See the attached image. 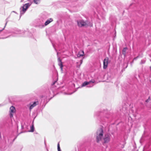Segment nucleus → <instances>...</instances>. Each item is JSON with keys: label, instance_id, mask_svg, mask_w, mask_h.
<instances>
[{"label": "nucleus", "instance_id": "4", "mask_svg": "<svg viewBox=\"0 0 151 151\" xmlns=\"http://www.w3.org/2000/svg\"><path fill=\"white\" fill-rule=\"evenodd\" d=\"M9 112L10 117L11 118L12 117L14 114L16 112V109L15 107L12 106H11L10 108Z\"/></svg>", "mask_w": 151, "mask_h": 151}, {"label": "nucleus", "instance_id": "11", "mask_svg": "<svg viewBox=\"0 0 151 151\" xmlns=\"http://www.w3.org/2000/svg\"><path fill=\"white\" fill-rule=\"evenodd\" d=\"M58 65L60 66L61 71H63V65L62 62H59Z\"/></svg>", "mask_w": 151, "mask_h": 151}, {"label": "nucleus", "instance_id": "17", "mask_svg": "<svg viewBox=\"0 0 151 151\" xmlns=\"http://www.w3.org/2000/svg\"><path fill=\"white\" fill-rule=\"evenodd\" d=\"M151 100V99L150 98V97H149L145 101V102L147 103H148V102H149Z\"/></svg>", "mask_w": 151, "mask_h": 151}, {"label": "nucleus", "instance_id": "1", "mask_svg": "<svg viewBox=\"0 0 151 151\" xmlns=\"http://www.w3.org/2000/svg\"><path fill=\"white\" fill-rule=\"evenodd\" d=\"M103 136V131L101 128L99 129L96 134V139L97 141L98 142L101 141L102 139Z\"/></svg>", "mask_w": 151, "mask_h": 151}, {"label": "nucleus", "instance_id": "3", "mask_svg": "<svg viewBox=\"0 0 151 151\" xmlns=\"http://www.w3.org/2000/svg\"><path fill=\"white\" fill-rule=\"evenodd\" d=\"M78 26L79 27L87 26L88 25V22L84 21L83 20H79L77 21Z\"/></svg>", "mask_w": 151, "mask_h": 151}, {"label": "nucleus", "instance_id": "21", "mask_svg": "<svg viewBox=\"0 0 151 151\" xmlns=\"http://www.w3.org/2000/svg\"><path fill=\"white\" fill-rule=\"evenodd\" d=\"M1 31H0V32H1Z\"/></svg>", "mask_w": 151, "mask_h": 151}, {"label": "nucleus", "instance_id": "15", "mask_svg": "<svg viewBox=\"0 0 151 151\" xmlns=\"http://www.w3.org/2000/svg\"><path fill=\"white\" fill-rule=\"evenodd\" d=\"M80 61H81V63H80V64L79 65H77L76 66L78 68H80V65H81L82 64V63L83 60H81Z\"/></svg>", "mask_w": 151, "mask_h": 151}, {"label": "nucleus", "instance_id": "20", "mask_svg": "<svg viewBox=\"0 0 151 151\" xmlns=\"http://www.w3.org/2000/svg\"><path fill=\"white\" fill-rule=\"evenodd\" d=\"M21 2H23V0H21Z\"/></svg>", "mask_w": 151, "mask_h": 151}, {"label": "nucleus", "instance_id": "9", "mask_svg": "<svg viewBox=\"0 0 151 151\" xmlns=\"http://www.w3.org/2000/svg\"><path fill=\"white\" fill-rule=\"evenodd\" d=\"M53 21V19L52 18L49 19H47L45 22V26L47 25L50 23L52 22Z\"/></svg>", "mask_w": 151, "mask_h": 151}, {"label": "nucleus", "instance_id": "14", "mask_svg": "<svg viewBox=\"0 0 151 151\" xmlns=\"http://www.w3.org/2000/svg\"><path fill=\"white\" fill-rule=\"evenodd\" d=\"M34 131V127L33 126V125H32V126L31 127V130L30 132H33Z\"/></svg>", "mask_w": 151, "mask_h": 151}, {"label": "nucleus", "instance_id": "19", "mask_svg": "<svg viewBox=\"0 0 151 151\" xmlns=\"http://www.w3.org/2000/svg\"><path fill=\"white\" fill-rule=\"evenodd\" d=\"M150 70H151V66H150Z\"/></svg>", "mask_w": 151, "mask_h": 151}, {"label": "nucleus", "instance_id": "8", "mask_svg": "<svg viewBox=\"0 0 151 151\" xmlns=\"http://www.w3.org/2000/svg\"><path fill=\"white\" fill-rule=\"evenodd\" d=\"M91 82H92V83H94V81H90L89 82H85L83 83L81 87H83L86 86L87 85H89L90 84V83Z\"/></svg>", "mask_w": 151, "mask_h": 151}, {"label": "nucleus", "instance_id": "7", "mask_svg": "<svg viewBox=\"0 0 151 151\" xmlns=\"http://www.w3.org/2000/svg\"><path fill=\"white\" fill-rule=\"evenodd\" d=\"M84 55V52L83 51H79L77 54V56L78 57H80L83 56Z\"/></svg>", "mask_w": 151, "mask_h": 151}, {"label": "nucleus", "instance_id": "5", "mask_svg": "<svg viewBox=\"0 0 151 151\" xmlns=\"http://www.w3.org/2000/svg\"><path fill=\"white\" fill-rule=\"evenodd\" d=\"M109 62V58H106L103 61V68L104 69H106L107 67Z\"/></svg>", "mask_w": 151, "mask_h": 151}, {"label": "nucleus", "instance_id": "16", "mask_svg": "<svg viewBox=\"0 0 151 151\" xmlns=\"http://www.w3.org/2000/svg\"><path fill=\"white\" fill-rule=\"evenodd\" d=\"M58 151H61L60 148V147L59 144V143L58 144Z\"/></svg>", "mask_w": 151, "mask_h": 151}, {"label": "nucleus", "instance_id": "6", "mask_svg": "<svg viewBox=\"0 0 151 151\" xmlns=\"http://www.w3.org/2000/svg\"><path fill=\"white\" fill-rule=\"evenodd\" d=\"M110 139L109 136L108 135H106L104 138V143H107L109 142Z\"/></svg>", "mask_w": 151, "mask_h": 151}, {"label": "nucleus", "instance_id": "2", "mask_svg": "<svg viewBox=\"0 0 151 151\" xmlns=\"http://www.w3.org/2000/svg\"><path fill=\"white\" fill-rule=\"evenodd\" d=\"M31 3H27L25 4L23 6L20 8V12L21 15L23 14L25 12L27 9L31 5Z\"/></svg>", "mask_w": 151, "mask_h": 151}, {"label": "nucleus", "instance_id": "10", "mask_svg": "<svg viewBox=\"0 0 151 151\" xmlns=\"http://www.w3.org/2000/svg\"><path fill=\"white\" fill-rule=\"evenodd\" d=\"M37 102H35L32 104H30L29 109H32L35 106L37 105Z\"/></svg>", "mask_w": 151, "mask_h": 151}, {"label": "nucleus", "instance_id": "13", "mask_svg": "<svg viewBox=\"0 0 151 151\" xmlns=\"http://www.w3.org/2000/svg\"><path fill=\"white\" fill-rule=\"evenodd\" d=\"M34 1L36 4H38L40 2V0H34Z\"/></svg>", "mask_w": 151, "mask_h": 151}, {"label": "nucleus", "instance_id": "18", "mask_svg": "<svg viewBox=\"0 0 151 151\" xmlns=\"http://www.w3.org/2000/svg\"><path fill=\"white\" fill-rule=\"evenodd\" d=\"M58 61L59 62H61V60H60V58H58Z\"/></svg>", "mask_w": 151, "mask_h": 151}, {"label": "nucleus", "instance_id": "12", "mask_svg": "<svg viewBox=\"0 0 151 151\" xmlns=\"http://www.w3.org/2000/svg\"><path fill=\"white\" fill-rule=\"evenodd\" d=\"M127 48H124L123 50H122V52H123V54L124 55H125L126 54V51L127 50Z\"/></svg>", "mask_w": 151, "mask_h": 151}]
</instances>
